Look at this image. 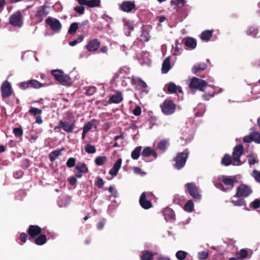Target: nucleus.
<instances>
[{"label":"nucleus","mask_w":260,"mask_h":260,"mask_svg":"<svg viewBox=\"0 0 260 260\" xmlns=\"http://www.w3.org/2000/svg\"><path fill=\"white\" fill-rule=\"evenodd\" d=\"M188 155L189 151L187 149L184 150L183 152H178L173 158V161L175 162L174 164V168L177 170H180L183 168L185 165Z\"/></svg>","instance_id":"1"},{"label":"nucleus","mask_w":260,"mask_h":260,"mask_svg":"<svg viewBox=\"0 0 260 260\" xmlns=\"http://www.w3.org/2000/svg\"><path fill=\"white\" fill-rule=\"evenodd\" d=\"M51 74L55 79L62 85L68 86L71 84V78L69 75L64 74L62 71L60 70H53Z\"/></svg>","instance_id":"2"},{"label":"nucleus","mask_w":260,"mask_h":260,"mask_svg":"<svg viewBox=\"0 0 260 260\" xmlns=\"http://www.w3.org/2000/svg\"><path fill=\"white\" fill-rule=\"evenodd\" d=\"M207 82L200 78L193 77L189 84V87L190 89H198L201 91H205V88L207 86Z\"/></svg>","instance_id":"3"},{"label":"nucleus","mask_w":260,"mask_h":260,"mask_svg":"<svg viewBox=\"0 0 260 260\" xmlns=\"http://www.w3.org/2000/svg\"><path fill=\"white\" fill-rule=\"evenodd\" d=\"M186 192H187L189 195L195 200H200L202 198V195L199 192V188L194 182L187 183L185 184Z\"/></svg>","instance_id":"4"},{"label":"nucleus","mask_w":260,"mask_h":260,"mask_svg":"<svg viewBox=\"0 0 260 260\" xmlns=\"http://www.w3.org/2000/svg\"><path fill=\"white\" fill-rule=\"evenodd\" d=\"M45 84L42 83L36 79H31L27 81L20 82L18 86L22 90H25L28 88L39 89L45 86Z\"/></svg>","instance_id":"5"},{"label":"nucleus","mask_w":260,"mask_h":260,"mask_svg":"<svg viewBox=\"0 0 260 260\" xmlns=\"http://www.w3.org/2000/svg\"><path fill=\"white\" fill-rule=\"evenodd\" d=\"M162 112L165 115L173 114L176 109V105L171 100H166L160 105Z\"/></svg>","instance_id":"6"},{"label":"nucleus","mask_w":260,"mask_h":260,"mask_svg":"<svg viewBox=\"0 0 260 260\" xmlns=\"http://www.w3.org/2000/svg\"><path fill=\"white\" fill-rule=\"evenodd\" d=\"M252 192V190L249 186L241 184L237 188V192L234 197H247Z\"/></svg>","instance_id":"7"},{"label":"nucleus","mask_w":260,"mask_h":260,"mask_svg":"<svg viewBox=\"0 0 260 260\" xmlns=\"http://www.w3.org/2000/svg\"><path fill=\"white\" fill-rule=\"evenodd\" d=\"M1 91L3 98H9L12 94L13 89L8 81L6 80L3 83L1 87Z\"/></svg>","instance_id":"8"},{"label":"nucleus","mask_w":260,"mask_h":260,"mask_svg":"<svg viewBox=\"0 0 260 260\" xmlns=\"http://www.w3.org/2000/svg\"><path fill=\"white\" fill-rule=\"evenodd\" d=\"M10 23L14 26L20 27L23 23L22 17L20 11H18L10 17Z\"/></svg>","instance_id":"9"},{"label":"nucleus","mask_w":260,"mask_h":260,"mask_svg":"<svg viewBox=\"0 0 260 260\" xmlns=\"http://www.w3.org/2000/svg\"><path fill=\"white\" fill-rule=\"evenodd\" d=\"M244 151V147L242 144L236 145L234 148L233 152V159L234 161L238 163V165H241L240 158L243 154Z\"/></svg>","instance_id":"10"},{"label":"nucleus","mask_w":260,"mask_h":260,"mask_svg":"<svg viewBox=\"0 0 260 260\" xmlns=\"http://www.w3.org/2000/svg\"><path fill=\"white\" fill-rule=\"evenodd\" d=\"M27 232L29 236V239L32 240L40 235L42 233V230L38 225H30Z\"/></svg>","instance_id":"11"},{"label":"nucleus","mask_w":260,"mask_h":260,"mask_svg":"<svg viewBox=\"0 0 260 260\" xmlns=\"http://www.w3.org/2000/svg\"><path fill=\"white\" fill-rule=\"evenodd\" d=\"M141 155L142 159L146 162L151 161L147 159V158L151 155H152L154 159H156L157 157V154L155 150L149 146L144 148L142 151Z\"/></svg>","instance_id":"12"},{"label":"nucleus","mask_w":260,"mask_h":260,"mask_svg":"<svg viewBox=\"0 0 260 260\" xmlns=\"http://www.w3.org/2000/svg\"><path fill=\"white\" fill-rule=\"evenodd\" d=\"M243 141L246 143L253 141L256 144H260V133L258 132H251L249 135L245 136Z\"/></svg>","instance_id":"13"},{"label":"nucleus","mask_w":260,"mask_h":260,"mask_svg":"<svg viewBox=\"0 0 260 260\" xmlns=\"http://www.w3.org/2000/svg\"><path fill=\"white\" fill-rule=\"evenodd\" d=\"M45 21L53 31H58L61 28V23L60 21L56 19H53L51 17H49L46 19Z\"/></svg>","instance_id":"14"},{"label":"nucleus","mask_w":260,"mask_h":260,"mask_svg":"<svg viewBox=\"0 0 260 260\" xmlns=\"http://www.w3.org/2000/svg\"><path fill=\"white\" fill-rule=\"evenodd\" d=\"M100 44L101 43L98 39H93L87 43L85 47L89 52H95L99 49Z\"/></svg>","instance_id":"15"},{"label":"nucleus","mask_w":260,"mask_h":260,"mask_svg":"<svg viewBox=\"0 0 260 260\" xmlns=\"http://www.w3.org/2000/svg\"><path fill=\"white\" fill-rule=\"evenodd\" d=\"M139 203L141 206L144 209H149L152 206L151 201L147 200L146 193L145 192L141 194L139 199Z\"/></svg>","instance_id":"16"},{"label":"nucleus","mask_w":260,"mask_h":260,"mask_svg":"<svg viewBox=\"0 0 260 260\" xmlns=\"http://www.w3.org/2000/svg\"><path fill=\"white\" fill-rule=\"evenodd\" d=\"M46 9V6L43 5L38 10L35 14V17L38 20L39 22L42 21L44 18L48 14L49 12L47 11Z\"/></svg>","instance_id":"17"},{"label":"nucleus","mask_w":260,"mask_h":260,"mask_svg":"<svg viewBox=\"0 0 260 260\" xmlns=\"http://www.w3.org/2000/svg\"><path fill=\"white\" fill-rule=\"evenodd\" d=\"M222 183L229 186V188H233L234 186V184L238 182V180L236 177H230L229 176H223L222 178Z\"/></svg>","instance_id":"18"},{"label":"nucleus","mask_w":260,"mask_h":260,"mask_svg":"<svg viewBox=\"0 0 260 260\" xmlns=\"http://www.w3.org/2000/svg\"><path fill=\"white\" fill-rule=\"evenodd\" d=\"M120 8L124 12H130L135 8V4L133 2L124 1L121 4Z\"/></svg>","instance_id":"19"},{"label":"nucleus","mask_w":260,"mask_h":260,"mask_svg":"<svg viewBox=\"0 0 260 260\" xmlns=\"http://www.w3.org/2000/svg\"><path fill=\"white\" fill-rule=\"evenodd\" d=\"M59 127H61V128L67 133H70L73 132V130L75 128V125L74 122L70 124L67 121H63V120H60Z\"/></svg>","instance_id":"20"},{"label":"nucleus","mask_w":260,"mask_h":260,"mask_svg":"<svg viewBox=\"0 0 260 260\" xmlns=\"http://www.w3.org/2000/svg\"><path fill=\"white\" fill-rule=\"evenodd\" d=\"M122 163V159L118 158L116 161L115 162L113 167L109 171V173L113 176H115L117 175L119 170L121 168Z\"/></svg>","instance_id":"21"},{"label":"nucleus","mask_w":260,"mask_h":260,"mask_svg":"<svg viewBox=\"0 0 260 260\" xmlns=\"http://www.w3.org/2000/svg\"><path fill=\"white\" fill-rule=\"evenodd\" d=\"M123 100V96L121 92L117 91L115 94L112 95L109 100V104H118Z\"/></svg>","instance_id":"22"},{"label":"nucleus","mask_w":260,"mask_h":260,"mask_svg":"<svg viewBox=\"0 0 260 260\" xmlns=\"http://www.w3.org/2000/svg\"><path fill=\"white\" fill-rule=\"evenodd\" d=\"M185 46L191 49H194L197 46V41L195 39L191 37H187L183 40Z\"/></svg>","instance_id":"23"},{"label":"nucleus","mask_w":260,"mask_h":260,"mask_svg":"<svg viewBox=\"0 0 260 260\" xmlns=\"http://www.w3.org/2000/svg\"><path fill=\"white\" fill-rule=\"evenodd\" d=\"M168 90L170 93H182L181 87L177 86L174 83H170L168 85Z\"/></svg>","instance_id":"24"},{"label":"nucleus","mask_w":260,"mask_h":260,"mask_svg":"<svg viewBox=\"0 0 260 260\" xmlns=\"http://www.w3.org/2000/svg\"><path fill=\"white\" fill-rule=\"evenodd\" d=\"M170 57H167L164 60L162 64L161 72L163 74H167L171 69Z\"/></svg>","instance_id":"25"},{"label":"nucleus","mask_w":260,"mask_h":260,"mask_svg":"<svg viewBox=\"0 0 260 260\" xmlns=\"http://www.w3.org/2000/svg\"><path fill=\"white\" fill-rule=\"evenodd\" d=\"M141 260H153L154 254L149 250H143L141 251Z\"/></svg>","instance_id":"26"},{"label":"nucleus","mask_w":260,"mask_h":260,"mask_svg":"<svg viewBox=\"0 0 260 260\" xmlns=\"http://www.w3.org/2000/svg\"><path fill=\"white\" fill-rule=\"evenodd\" d=\"M213 32V30H206L203 31L200 35L201 39L205 41H209L212 36Z\"/></svg>","instance_id":"27"},{"label":"nucleus","mask_w":260,"mask_h":260,"mask_svg":"<svg viewBox=\"0 0 260 260\" xmlns=\"http://www.w3.org/2000/svg\"><path fill=\"white\" fill-rule=\"evenodd\" d=\"M207 68L205 63L196 64L192 68V71L194 74H197L202 71H204Z\"/></svg>","instance_id":"28"},{"label":"nucleus","mask_w":260,"mask_h":260,"mask_svg":"<svg viewBox=\"0 0 260 260\" xmlns=\"http://www.w3.org/2000/svg\"><path fill=\"white\" fill-rule=\"evenodd\" d=\"M35 243L38 245H43L47 242L46 236L44 234H40L35 238Z\"/></svg>","instance_id":"29"},{"label":"nucleus","mask_w":260,"mask_h":260,"mask_svg":"<svg viewBox=\"0 0 260 260\" xmlns=\"http://www.w3.org/2000/svg\"><path fill=\"white\" fill-rule=\"evenodd\" d=\"M246 34L248 36H252L253 38H256L257 36H260V35H258V34H259V30L254 26L250 27L249 29L247 30Z\"/></svg>","instance_id":"30"},{"label":"nucleus","mask_w":260,"mask_h":260,"mask_svg":"<svg viewBox=\"0 0 260 260\" xmlns=\"http://www.w3.org/2000/svg\"><path fill=\"white\" fill-rule=\"evenodd\" d=\"M132 83L137 86L145 88L147 87V85L141 78H136L132 80Z\"/></svg>","instance_id":"31"},{"label":"nucleus","mask_w":260,"mask_h":260,"mask_svg":"<svg viewBox=\"0 0 260 260\" xmlns=\"http://www.w3.org/2000/svg\"><path fill=\"white\" fill-rule=\"evenodd\" d=\"M75 169L78 171L86 173L88 172V169L85 163L78 162L75 166Z\"/></svg>","instance_id":"32"},{"label":"nucleus","mask_w":260,"mask_h":260,"mask_svg":"<svg viewBox=\"0 0 260 260\" xmlns=\"http://www.w3.org/2000/svg\"><path fill=\"white\" fill-rule=\"evenodd\" d=\"M169 142L167 140H161L157 144L158 148L162 152H165L168 148Z\"/></svg>","instance_id":"33"},{"label":"nucleus","mask_w":260,"mask_h":260,"mask_svg":"<svg viewBox=\"0 0 260 260\" xmlns=\"http://www.w3.org/2000/svg\"><path fill=\"white\" fill-rule=\"evenodd\" d=\"M142 150L141 146L137 147L132 152L131 157L133 159H138L141 155Z\"/></svg>","instance_id":"34"},{"label":"nucleus","mask_w":260,"mask_h":260,"mask_svg":"<svg viewBox=\"0 0 260 260\" xmlns=\"http://www.w3.org/2000/svg\"><path fill=\"white\" fill-rule=\"evenodd\" d=\"M162 213L165 218L169 217V218H174L175 217V213L172 209L170 208H166L163 211Z\"/></svg>","instance_id":"35"},{"label":"nucleus","mask_w":260,"mask_h":260,"mask_svg":"<svg viewBox=\"0 0 260 260\" xmlns=\"http://www.w3.org/2000/svg\"><path fill=\"white\" fill-rule=\"evenodd\" d=\"M194 204L192 200H189L185 204L183 209L188 212H191L193 210Z\"/></svg>","instance_id":"36"},{"label":"nucleus","mask_w":260,"mask_h":260,"mask_svg":"<svg viewBox=\"0 0 260 260\" xmlns=\"http://www.w3.org/2000/svg\"><path fill=\"white\" fill-rule=\"evenodd\" d=\"M232 160L231 156L228 154H225L222 158L221 164L225 166H228L232 164Z\"/></svg>","instance_id":"37"},{"label":"nucleus","mask_w":260,"mask_h":260,"mask_svg":"<svg viewBox=\"0 0 260 260\" xmlns=\"http://www.w3.org/2000/svg\"><path fill=\"white\" fill-rule=\"evenodd\" d=\"M61 151V150H55L51 152L49 155L50 160L53 162L60 154Z\"/></svg>","instance_id":"38"},{"label":"nucleus","mask_w":260,"mask_h":260,"mask_svg":"<svg viewBox=\"0 0 260 260\" xmlns=\"http://www.w3.org/2000/svg\"><path fill=\"white\" fill-rule=\"evenodd\" d=\"M78 27L79 24L77 22H74L72 23L69 28L68 32V34L72 35H74L76 32Z\"/></svg>","instance_id":"39"},{"label":"nucleus","mask_w":260,"mask_h":260,"mask_svg":"<svg viewBox=\"0 0 260 260\" xmlns=\"http://www.w3.org/2000/svg\"><path fill=\"white\" fill-rule=\"evenodd\" d=\"M106 160L107 157L106 156H100L95 158L94 162L97 166H102Z\"/></svg>","instance_id":"40"},{"label":"nucleus","mask_w":260,"mask_h":260,"mask_svg":"<svg viewBox=\"0 0 260 260\" xmlns=\"http://www.w3.org/2000/svg\"><path fill=\"white\" fill-rule=\"evenodd\" d=\"M187 253L184 251L179 250L176 253V256L179 260H184L186 258Z\"/></svg>","instance_id":"41"},{"label":"nucleus","mask_w":260,"mask_h":260,"mask_svg":"<svg viewBox=\"0 0 260 260\" xmlns=\"http://www.w3.org/2000/svg\"><path fill=\"white\" fill-rule=\"evenodd\" d=\"M100 0H88L87 7L89 8L98 7L100 6Z\"/></svg>","instance_id":"42"},{"label":"nucleus","mask_w":260,"mask_h":260,"mask_svg":"<svg viewBox=\"0 0 260 260\" xmlns=\"http://www.w3.org/2000/svg\"><path fill=\"white\" fill-rule=\"evenodd\" d=\"M13 133L16 137L19 138L22 136L23 131L21 127H15L13 130Z\"/></svg>","instance_id":"43"},{"label":"nucleus","mask_w":260,"mask_h":260,"mask_svg":"<svg viewBox=\"0 0 260 260\" xmlns=\"http://www.w3.org/2000/svg\"><path fill=\"white\" fill-rule=\"evenodd\" d=\"M85 150L87 153H94L96 152V149L94 146L88 143L85 147Z\"/></svg>","instance_id":"44"},{"label":"nucleus","mask_w":260,"mask_h":260,"mask_svg":"<svg viewBox=\"0 0 260 260\" xmlns=\"http://www.w3.org/2000/svg\"><path fill=\"white\" fill-rule=\"evenodd\" d=\"M232 204L235 206H245L246 204V202L244 199H239L237 201H232Z\"/></svg>","instance_id":"45"},{"label":"nucleus","mask_w":260,"mask_h":260,"mask_svg":"<svg viewBox=\"0 0 260 260\" xmlns=\"http://www.w3.org/2000/svg\"><path fill=\"white\" fill-rule=\"evenodd\" d=\"M29 113L34 116H36L38 114H41L42 113V110L41 109L31 107L29 110Z\"/></svg>","instance_id":"46"},{"label":"nucleus","mask_w":260,"mask_h":260,"mask_svg":"<svg viewBox=\"0 0 260 260\" xmlns=\"http://www.w3.org/2000/svg\"><path fill=\"white\" fill-rule=\"evenodd\" d=\"M124 29L128 30V34L127 36L130 35L131 31L133 30L134 27L133 23L130 21H126L124 23Z\"/></svg>","instance_id":"47"},{"label":"nucleus","mask_w":260,"mask_h":260,"mask_svg":"<svg viewBox=\"0 0 260 260\" xmlns=\"http://www.w3.org/2000/svg\"><path fill=\"white\" fill-rule=\"evenodd\" d=\"M250 207L253 209H256L260 207V199H256L250 204Z\"/></svg>","instance_id":"48"},{"label":"nucleus","mask_w":260,"mask_h":260,"mask_svg":"<svg viewBox=\"0 0 260 260\" xmlns=\"http://www.w3.org/2000/svg\"><path fill=\"white\" fill-rule=\"evenodd\" d=\"M238 254L239 255L240 258H246L248 255V252L245 249H241L238 252Z\"/></svg>","instance_id":"49"},{"label":"nucleus","mask_w":260,"mask_h":260,"mask_svg":"<svg viewBox=\"0 0 260 260\" xmlns=\"http://www.w3.org/2000/svg\"><path fill=\"white\" fill-rule=\"evenodd\" d=\"M185 3V0H172L170 2L171 5H175L177 6H182Z\"/></svg>","instance_id":"50"},{"label":"nucleus","mask_w":260,"mask_h":260,"mask_svg":"<svg viewBox=\"0 0 260 260\" xmlns=\"http://www.w3.org/2000/svg\"><path fill=\"white\" fill-rule=\"evenodd\" d=\"M76 159L74 157L69 158L66 163V165L69 168H72L75 166Z\"/></svg>","instance_id":"51"},{"label":"nucleus","mask_w":260,"mask_h":260,"mask_svg":"<svg viewBox=\"0 0 260 260\" xmlns=\"http://www.w3.org/2000/svg\"><path fill=\"white\" fill-rule=\"evenodd\" d=\"M74 10L79 15H82L84 13L85 8L82 6H77L74 7Z\"/></svg>","instance_id":"52"},{"label":"nucleus","mask_w":260,"mask_h":260,"mask_svg":"<svg viewBox=\"0 0 260 260\" xmlns=\"http://www.w3.org/2000/svg\"><path fill=\"white\" fill-rule=\"evenodd\" d=\"M209 254L206 251H201L198 253V258L200 260H204L207 258Z\"/></svg>","instance_id":"53"},{"label":"nucleus","mask_w":260,"mask_h":260,"mask_svg":"<svg viewBox=\"0 0 260 260\" xmlns=\"http://www.w3.org/2000/svg\"><path fill=\"white\" fill-rule=\"evenodd\" d=\"M96 90V88L94 86H90L86 90V94L88 95H93Z\"/></svg>","instance_id":"54"},{"label":"nucleus","mask_w":260,"mask_h":260,"mask_svg":"<svg viewBox=\"0 0 260 260\" xmlns=\"http://www.w3.org/2000/svg\"><path fill=\"white\" fill-rule=\"evenodd\" d=\"M214 94V92H208L205 93L203 94L202 97L205 101H208L211 98L213 97Z\"/></svg>","instance_id":"55"},{"label":"nucleus","mask_w":260,"mask_h":260,"mask_svg":"<svg viewBox=\"0 0 260 260\" xmlns=\"http://www.w3.org/2000/svg\"><path fill=\"white\" fill-rule=\"evenodd\" d=\"M252 176L255 179V180L260 183V172L256 170L253 171Z\"/></svg>","instance_id":"56"},{"label":"nucleus","mask_w":260,"mask_h":260,"mask_svg":"<svg viewBox=\"0 0 260 260\" xmlns=\"http://www.w3.org/2000/svg\"><path fill=\"white\" fill-rule=\"evenodd\" d=\"M93 125V123L92 121L88 122L83 127V129L85 131L89 132L92 128Z\"/></svg>","instance_id":"57"},{"label":"nucleus","mask_w":260,"mask_h":260,"mask_svg":"<svg viewBox=\"0 0 260 260\" xmlns=\"http://www.w3.org/2000/svg\"><path fill=\"white\" fill-rule=\"evenodd\" d=\"M133 171L135 174H140L141 175H144L146 174V173L142 171V170L138 167H134L133 168Z\"/></svg>","instance_id":"58"},{"label":"nucleus","mask_w":260,"mask_h":260,"mask_svg":"<svg viewBox=\"0 0 260 260\" xmlns=\"http://www.w3.org/2000/svg\"><path fill=\"white\" fill-rule=\"evenodd\" d=\"M28 235L25 233H21L20 235V240L23 243L26 242Z\"/></svg>","instance_id":"59"},{"label":"nucleus","mask_w":260,"mask_h":260,"mask_svg":"<svg viewBox=\"0 0 260 260\" xmlns=\"http://www.w3.org/2000/svg\"><path fill=\"white\" fill-rule=\"evenodd\" d=\"M106 222V219L104 218L101 221H100L96 225L97 228L99 230H102L105 225Z\"/></svg>","instance_id":"60"},{"label":"nucleus","mask_w":260,"mask_h":260,"mask_svg":"<svg viewBox=\"0 0 260 260\" xmlns=\"http://www.w3.org/2000/svg\"><path fill=\"white\" fill-rule=\"evenodd\" d=\"M248 163L250 165H253L256 162H257V161L256 160L255 157L252 155H248Z\"/></svg>","instance_id":"61"},{"label":"nucleus","mask_w":260,"mask_h":260,"mask_svg":"<svg viewBox=\"0 0 260 260\" xmlns=\"http://www.w3.org/2000/svg\"><path fill=\"white\" fill-rule=\"evenodd\" d=\"M133 114L135 116H139L141 114V108L140 106H137L135 107V108L134 109Z\"/></svg>","instance_id":"62"},{"label":"nucleus","mask_w":260,"mask_h":260,"mask_svg":"<svg viewBox=\"0 0 260 260\" xmlns=\"http://www.w3.org/2000/svg\"><path fill=\"white\" fill-rule=\"evenodd\" d=\"M104 184V181L103 179L101 178H98L96 182H95V185L99 188H102Z\"/></svg>","instance_id":"63"},{"label":"nucleus","mask_w":260,"mask_h":260,"mask_svg":"<svg viewBox=\"0 0 260 260\" xmlns=\"http://www.w3.org/2000/svg\"><path fill=\"white\" fill-rule=\"evenodd\" d=\"M89 24V21L87 20H84L82 21L81 23L79 24V27L80 29H82L83 31L85 27V26Z\"/></svg>","instance_id":"64"}]
</instances>
